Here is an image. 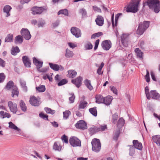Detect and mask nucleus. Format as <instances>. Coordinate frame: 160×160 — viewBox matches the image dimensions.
Wrapping results in <instances>:
<instances>
[{
	"label": "nucleus",
	"instance_id": "nucleus-1",
	"mask_svg": "<svg viewBox=\"0 0 160 160\" xmlns=\"http://www.w3.org/2000/svg\"><path fill=\"white\" fill-rule=\"evenodd\" d=\"M148 6L150 9H153L156 13L160 11V1L159 0H145L143 6Z\"/></svg>",
	"mask_w": 160,
	"mask_h": 160
},
{
	"label": "nucleus",
	"instance_id": "nucleus-2",
	"mask_svg": "<svg viewBox=\"0 0 160 160\" xmlns=\"http://www.w3.org/2000/svg\"><path fill=\"white\" fill-rule=\"evenodd\" d=\"M140 2V0H138L136 2L133 1V0L129 2L127 6L125 7L127 12L135 13L138 10V4Z\"/></svg>",
	"mask_w": 160,
	"mask_h": 160
},
{
	"label": "nucleus",
	"instance_id": "nucleus-3",
	"mask_svg": "<svg viewBox=\"0 0 160 160\" xmlns=\"http://www.w3.org/2000/svg\"><path fill=\"white\" fill-rule=\"evenodd\" d=\"M150 23L149 21H144L143 22H140L137 30V34L139 35H142L149 27Z\"/></svg>",
	"mask_w": 160,
	"mask_h": 160
},
{
	"label": "nucleus",
	"instance_id": "nucleus-4",
	"mask_svg": "<svg viewBox=\"0 0 160 160\" xmlns=\"http://www.w3.org/2000/svg\"><path fill=\"white\" fill-rule=\"evenodd\" d=\"M92 150L96 152H98L101 149V144L100 140L98 139L94 138L91 142Z\"/></svg>",
	"mask_w": 160,
	"mask_h": 160
},
{
	"label": "nucleus",
	"instance_id": "nucleus-5",
	"mask_svg": "<svg viewBox=\"0 0 160 160\" xmlns=\"http://www.w3.org/2000/svg\"><path fill=\"white\" fill-rule=\"evenodd\" d=\"M33 64L36 66L37 68L38 71L41 72H45L48 69L47 68H42L41 70L40 68L42 66L43 62L42 61H38L35 57L33 58Z\"/></svg>",
	"mask_w": 160,
	"mask_h": 160
},
{
	"label": "nucleus",
	"instance_id": "nucleus-6",
	"mask_svg": "<svg viewBox=\"0 0 160 160\" xmlns=\"http://www.w3.org/2000/svg\"><path fill=\"white\" fill-rule=\"evenodd\" d=\"M46 9L45 7H38L34 6L31 9L32 13L33 15L40 14L44 11H46Z\"/></svg>",
	"mask_w": 160,
	"mask_h": 160
},
{
	"label": "nucleus",
	"instance_id": "nucleus-7",
	"mask_svg": "<svg viewBox=\"0 0 160 160\" xmlns=\"http://www.w3.org/2000/svg\"><path fill=\"white\" fill-rule=\"evenodd\" d=\"M70 145L73 147L81 146V141L75 137L70 138L69 140Z\"/></svg>",
	"mask_w": 160,
	"mask_h": 160
},
{
	"label": "nucleus",
	"instance_id": "nucleus-8",
	"mask_svg": "<svg viewBox=\"0 0 160 160\" xmlns=\"http://www.w3.org/2000/svg\"><path fill=\"white\" fill-rule=\"evenodd\" d=\"M20 33L23 37L26 40H29L31 37V35L28 29L27 28H22L20 31Z\"/></svg>",
	"mask_w": 160,
	"mask_h": 160
},
{
	"label": "nucleus",
	"instance_id": "nucleus-9",
	"mask_svg": "<svg viewBox=\"0 0 160 160\" xmlns=\"http://www.w3.org/2000/svg\"><path fill=\"white\" fill-rule=\"evenodd\" d=\"M75 126L77 128L82 130H85L88 128L87 124L83 120H80L75 124Z\"/></svg>",
	"mask_w": 160,
	"mask_h": 160
},
{
	"label": "nucleus",
	"instance_id": "nucleus-10",
	"mask_svg": "<svg viewBox=\"0 0 160 160\" xmlns=\"http://www.w3.org/2000/svg\"><path fill=\"white\" fill-rule=\"evenodd\" d=\"M101 46L103 49L108 51L111 48L112 43L109 40H105L102 42Z\"/></svg>",
	"mask_w": 160,
	"mask_h": 160
},
{
	"label": "nucleus",
	"instance_id": "nucleus-11",
	"mask_svg": "<svg viewBox=\"0 0 160 160\" xmlns=\"http://www.w3.org/2000/svg\"><path fill=\"white\" fill-rule=\"evenodd\" d=\"M71 33L77 38L81 37V33L80 29L75 27H72L71 29Z\"/></svg>",
	"mask_w": 160,
	"mask_h": 160
},
{
	"label": "nucleus",
	"instance_id": "nucleus-12",
	"mask_svg": "<svg viewBox=\"0 0 160 160\" xmlns=\"http://www.w3.org/2000/svg\"><path fill=\"white\" fill-rule=\"evenodd\" d=\"M8 105L10 111L13 113H16L18 111L17 105L16 103H13L11 101L8 102Z\"/></svg>",
	"mask_w": 160,
	"mask_h": 160
},
{
	"label": "nucleus",
	"instance_id": "nucleus-13",
	"mask_svg": "<svg viewBox=\"0 0 160 160\" xmlns=\"http://www.w3.org/2000/svg\"><path fill=\"white\" fill-rule=\"evenodd\" d=\"M82 78L81 76H79L74 79H72L71 82L76 85L78 88H79L82 84Z\"/></svg>",
	"mask_w": 160,
	"mask_h": 160
},
{
	"label": "nucleus",
	"instance_id": "nucleus-14",
	"mask_svg": "<svg viewBox=\"0 0 160 160\" xmlns=\"http://www.w3.org/2000/svg\"><path fill=\"white\" fill-rule=\"evenodd\" d=\"M121 42L123 46L127 47L128 46V36L127 34H124L121 36Z\"/></svg>",
	"mask_w": 160,
	"mask_h": 160
},
{
	"label": "nucleus",
	"instance_id": "nucleus-15",
	"mask_svg": "<svg viewBox=\"0 0 160 160\" xmlns=\"http://www.w3.org/2000/svg\"><path fill=\"white\" fill-rule=\"evenodd\" d=\"M22 61L25 67L28 68L31 67V61L28 56H23L22 57Z\"/></svg>",
	"mask_w": 160,
	"mask_h": 160
},
{
	"label": "nucleus",
	"instance_id": "nucleus-16",
	"mask_svg": "<svg viewBox=\"0 0 160 160\" xmlns=\"http://www.w3.org/2000/svg\"><path fill=\"white\" fill-rule=\"evenodd\" d=\"M29 102L31 104L34 106H39L40 105L39 101L34 96L30 98Z\"/></svg>",
	"mask_w": 160,
	"mask_h": 160
},
{
	"label": "nucleus",
	"instance_id": "nucleus-17",
	"mask_svg": "<svg viewBox=\"0 0 160 160\" xmlns=\"http://www.w3.org/2000/svg\"><path fill=\"white\" fill-rule=\"evenodd\" d=\"M95 22L97 25L99 26H102L104 24L103 18L101 16L98 15L95 19Z\"/></svg>",
	"mask_w": 160,
	"mask_h": 160
},
{
	"label": "nucleus",
	"instance_id": "nucleus-18",
	"mask_svg": "<svg viewBox=\"0 0 160 160\" xmlns=\"http://www.w3.org/2000/svg\"><path fill=\"white\" fill-rule=\"evenodd\" d=\"M150 94L152 99L160 101V95L156 90L151 91Z\"/></svg>",
	"mask_w": 160,
	"mask_h": 160
},
{
	"label": "nucleus",
	"instance_id": "nucleus-19",
	"mask_svg": "<svg viewBox=\"0 0 160 160\" xmlns=\"http://www.w3.org/2000/svg\"><path fill=\"white\" fill-rule=\"evenodd\" d=\"M132 143L134 148L140 150H142V144L141 142H139L138 140H133Z\"/></svg>",
	"mask_w": 160,
	"mask_h": 160
},
{
	"label": "nucleus",
	"instance_id": "nucleus-20",
	"mask_svg": "<svg viewBox=\"0 0 160 160\" xmlns=\"http://www.w3.org/2000/svg\"><path fill=\"white\" fill-rule=\"evenodd\" d=\"M112 97L111 96H108L104 98L103 100L104 101L102 103L108 105H109L111 103L112 100Z\"/></svg>",
	"mask_w": 160,
	"mask_h": 160
},
{
	"label": "nucleus",
	"instance_id": "nucleus-21",
	"mask_svg": "<svg viewBox=\"0 0 160 160\" xmlns=\"http://www.w3.org/2000/svg\"><path fill=\"white\" fill-rule=\"evenodd\" d=\"M19 94L18 89L16 85L13 87L12 89V96L14 97L15 96L18 97Z\"/></svg>",
	"mask_w": 160,
	"mask_h": 160
},
{
	"label": "nucleus",
	"instance_id": "nucleus-22",
	"mask_svg": "<svg viewBox=\"0 0 160 160\" xmlns=\"http://www.w3.org/2000/svg\"><path fill=\"white\" fill-rule=\"evenodd\" d=\"M104 98L100 95H97L95 97L96 102L97 103H102L104 101L103 100Z\"/></svg>",
	"mask_w": 160,
	"mask_h": 160
},
{
	"label": "nucleus",
	"instance_id": "nucleus-23",
	"mask_svg": "<svg viewBox=\"0 0 160 160\" xmlns=\"http://www.w3.org/2000/svg\"><path fill=\"white\" fill-rule=\"evenodd\" d=\"M152 139L153 142L156 143L157 145L160 146V136L157 135L153 136Z\"/></svg>",
	"mask_w": 160,
	"mask_h": 160
},
{
	"label": "nucleus",
	"instance_id": "nucleus-24",
	"mask_svg": "<svg viewBox=\"0 0 160 160\" xmlns=\"http://www.w3.org/2000/svg\"><path fill=\"white\" fill-rule=\"evenodd\" d=\"M19 82L20 85L22 88L23 90L25 92H27L28 91V88L26 86V82L24 80H22L21 79L19 80Z\"/></svg>",
	"mask_w": 160,
	"mask_h": 160
},
{
	"label": "nucleus",
	"instance_id": "nucleus-25",
	"mask_svg": "<svg viewBox=\"0 0 160 160\" xmlns=\"http://www.w3.org/2000/svg\"><path fill=\"white\" fill-rule=\"evenodd\" d=\"M11 9L12 7L8 5H6L4 7L3 12L7 13V17H8L10 15L9 12Z\"/></svg>",
	"mask_w": 160,
	"mask_h": 160
},
{
	"label": "nucleus",
	"instance_id": "nucleus-26",
	"mask_svg": "<svg viewBox=\"0 0 160 160\" xmlns=\"http://www.w3.org/2000/svg\"><path fill=\"white\" fill-rule=\"evenodd\" d=\"M20 50L18 46L16 47H12L11 50V53L12 55L15 56L16 55L17 53L20 52Z\"/></svg>",
	"mask_w": 160,
	"mask_h": 160
},
{
	"label": "nucleus",
	"instance_id": "nucleus-27",
	"mask_svg": "<svg viewBox=\"0 0 160 160\" xmlns=\"http://www.w3.org/2000/svg\"><path fill=\"white\" fill-rule=\"evenodd\" d=\"M14 84V83L12 81H10L7 83L5 87V88L8 90H9L11 88H13V87L15 86L16 85Z\"/></svg>",
	"mask_w": 160,
	"mask_h": 160
},
{
	"label": "nucleus",
	"instance_id": "nucleus-28",
	"mask_svg": "<svg viewBox=\"0 0 160 160\" xmlns=\"http://www.w3.org/2000/svg\"><path fill=\"white\" fill-rule=\"evenodd\" d=\"M84 83L85 86L89 90L91 91L93 89V87L91 84L90 80L86 79L84 80Z\"/></svg>",
	"mask_w": 160,
	"mask_h": 160
},
{
	"label": "nucleus",
	"instance_id": "nucleus-29",
	"mask_svg": "<svg viewBox=\"0 0 160 160\" xmlns=\"http://www.w3.org/2000/svg\"><path fill=\"white\" fill-rule=\"evenodd\" d=\"M68 77L70 78H74L77 75V72L74 70H70L68 71Z\"/></svg>",
	"mask_w": 160,
	"mask_h": 160
},
{
	"label": "nucleus",
	"instance_id": "nucleus-30",
	"mask_svg": "<svg viewBox=\"0 0 160 160\" xmlns=\"http://www.w3.org/2000/svg\"><path fill=\"white\" fill-rule=\"evenodd\" d=\"M96 132H98L99 131H102L105 130L107 128V126L106 125L104 126L101 125L100 127H94Z\"/></svg>",
	"mask_w": 160,
	"mask_h": 160
},
{
	"label": "nucleus",
	"instance_id": "nucleus-31",
	"mask_svg": "<svg viewBox=\"0 0 160 160\" xmlns=\"http://www.w3.org/2000/svg\"><path fill=\"white\" fill-rule=\"evenodd\" d=\"M19 106L23 112L27 111V108L24 102L22 100L20 101L19 102Z\"/></svg>",
	"mask_w": 160,
	"mask_h": 160
},
{
	"label": "nucleus",
	"instance_id": "nucleus-32",
	"mask_svg": "<svg viewBox=\"0 0 160 160\" xmlns=\"http://www.w3.org/2000/svg\"><path fill=\"white\" fill-rule=\"evenodd\" d=\"M79 14L82 16V18L87 17V12L85 9L84 8H82L80 9L79 11Z\"/></svg>",
	"mask_w": 160,
	"mask_h": 160
},
{
	"label": "nucleus",
	"instance_id": "nucleus-33",
	"mask_svg": "<svg viewBox=\"0 0 160 160\" xmlns=\"http://www.w3.org/2000/svg\"><path fill=\"white\" fill-rule=\"evenodd\" d=\"M124 119L122 118H120L117 122V127L119 128L122 127L124 126Z\"/></svg>",
	"mask_w": 160,
	"mask_h": 160
},
{
	"label": "nucleus",
	"instance_id": "nucleus-34",
	"mask_svg": "<svg viewBox=\"0 0 160 160\" xmlns=\"http://www.w3.org/2000/svg\"><path fill=\"white\" fill-rule=\"evenodd\" d=\"M89 112L93 116L96 117L97 115V107H94L93 108H90L89 109Z\"/></svg>",
	"mask_w": 160,
	"mask_h": 160
},
{
	"label": "nucleus",
	"instance_id": "nucleus-35",
	"mask_svg": "<svg viewBox=\"0 0 160 160\" xmlns=\"http://www.w3.org/2000/svg\"><path fill=\"white\" fill-rule=\"evenodd\" d=\"M135 52L136 53L137 57L141 59H143L142 54L143 53L141 51L139 48H137L135 49Z\"/></svg>",
	"mask_w": 160,
	"mask_h": 160
},
{
	"label": "nucleus",
	"instance_id": "nucleus-36",
	"mask_svg": "<svg viewBox=\"0 0 160 160\" xmlns=\"http://www.w3.org/2000/svg\"><path fill=\"white\" fill-rule=\"evenodd\" d=\"M49 65L50 68L55 71H57L59 70L58 65L53 64L51 62L49 63Z\"/></svg>",
	"mask_w": 160,
	"mask_h": 160
},
{
	"label": "nucleus",
	"instance_id": "nucleus-37",
	"mask_svg": "<svg viewBox=\"0 0 160 160\" xmlns=\"http://www.w3.org/2000/svg\"><path fill=\"white\" fill-rule=\"evenodd\" d=\"M9 128L16 130L18 131H19L20 130V129L18 128L16 126L13 124L12 122H10L8 123Z\"/></svg>",
	"mask_w": 160,
	"mask_h": 160
},
{
	"label": "nucleus",
	"instance_id": "nucleus-38",
	"mask_svg": "<svg viewBox=\"0 0 160 160\" xmlns=\"http://www.w3.org/2000/svg\"><path fill=\"white\" fill-rule=\"evenodd\" d=\"M13 35L11 34H8L5 38V42H11L13 41Z\"/></svg>",
	"mask_w": 160,
	"mask_h": 160
},
{
	"label": "nucleus",
	"instance_id": "nucleus-39",
	"mask_svg": "<svg viewBox=\"0 0 160 160\" xmlns=\"http://www.w3.org/2000/svg\"><path fill=\"white\" fill-rule=\"evenodd\" d=\"M65 56L67 58H70L73 56V53L72 52L70 51L68 49H67L66 50Z\"/></svg>",
	"mask_w": 160,
	"mask_h": 160
},
{
	"label": "nucleus",
	"instance_id": "nucleus-40",
	"mask_svg": "<svg viewBox=\"0 0 160 160\" xmlns=\"http://www.w3.org/2000/svg\"><path fill=\"white\" fill-rule=\"evenodd\" d=\"M120 134V131L119 130L116 131L113 135V140L115 141H117L119 136Z\"/></svg>",
	"mask_w": 160,
	"mask_h": 160
},
{
	"label": "nucleus",
	"instance_id": "nucleus-41",
	"mask_svg": "<svg viewBox=\"0 0 160 160\" xmlns=\"http://www.w3.org/2000/svg\"><path fill=\"white\" fill-rule=\"evenodd\" d=\"M61 14L64 15L65 16H68V10L67 9L60 10L58 12V14L59 15Z\"/></svg>",
	"mask_w": 160,
	"mask_h": 160
},
{
	"label": "nucleus",
	"instance_id": "nucleus-42",
	"mask_svg": "<svg viewBox=\"0 0 160 160\" xmlns=\"http://www.w3.org/2000/svg\"><path fill=\"white\" fill-rule=\"evenodd\" d=\"M118 118V117L117 112H116L114 114L112 115V123L115 124L116 123Z\"/></svg>",
	"mask_w": 160,
	"mask_h": 160
},
{
	"label": "nucleus",
	"instance_id": "nucleus-43",
	"mask_svg": "<svg viewBox=\"0 0 160 160\" xmlns=\"http://www.w3.org/2000/svg\"><path fill=\"white\" fill-rule=\"evenodd\" d=\"M0 116H2V118H9L10 117V114L7 112L4 113L3 111H1L0 112Z\"/></svg>",
	"mask_w": 160,
	"mask_h": 160
},
{
	"label": "nucleus",
	"instance_id": "nucleus-44",
	"mask_svg": "<svg viewBox=\"0 0 160 160\" xmlns=\"http://www.w3.org/2000/svg\"><path fill=\"white\" fill-rule=\"evenodd\" d=\"M23 38L20 35H18L16 37L15 40V42L16 43V41L18 42L19 43L21 44L23 41Z\"/></svg>",
	"mask_w": 160,
	"mask_h": 160
},
{
	"label": "nucleus",
	"instance_id": "nucleus-45",
	"mask_svg": "<svg viewBox=\"0 0 160 160\" xmlns=\"http://www.w3.org/2000/svg\"><path fill=\"white\" fill-rule=\"evenodd\" d=\"M36 89L40 92H43L46 90V88L44 85H41L38 87H36Z\"/></svg>",
	"mask_w": 160,
	"mask_h": 160
},
{
	"label": "nucleus",
	"instance_id": "nucleus-46",
	"mask_svg": "<svg viewBox=\"0 0 160 160\" xmlns=\"http://www.w3.org/2000/svg\"><path fill=\"white\" fill-rule=\"evenodd\" d=\"M145 91L147 99H148L150 100L151 98V97L150 96L149 88L148 86H146L145 88Z\"/></svg>",
	"mask_w": 160,
	"mask_h": 160
},
{
	"label": "nucleus",
	"instance_id": "nucleus-47",
	"mask_svg": "<svg viewBox=\"0 0 160 160\" xmlns=\"http://www.w3.org/2000/svg\"><path fill=\"white\" fill-rule=\"evenodd\" d=\"M44 110L46 113L48 114H51L52 115L54 114L55 112V111L54 110H52L48 107H45L44 108Z\"/></svg>",
	"mask_w": 160,
	"mask_h": 160
},
{
	"label": "nucleus",
	"instance_id": "nucleus-48",
	"mask_svg": "<svg viewBox=\"0 0 160 160\" xmlns=\"http://www.w3.org/2000/svg\"><path fill=\"white\" fill-rule=\"evenodd\" d=\"M92 47V45L90 42H88L84 45V48L86 50L91 49Z\"/></svg>",
	"mask_w": 160,
	"mask_h": 160
},
{
	"label": "nucleus",
	"instance_id": "nucleus-49",
	"mask_svg": "<svg viewBox=\"0 0 160 160\" xmlns=\"http://www.w3.org/2000/svg\"><path fill=\"white\" fill-rule=\"evenodd\" d=\"M68 82V81L65 79H63L58 82L57 84L58 86H61L65 85Z\"/></svg>",
	"mask_w": 160,
	"mask_h": 160
},
{
	"label": "nucleus",
	"instance_id": "nucleus-50",
	"mask_svg": "<svg viewBox=\"0 0 160 160\" xmlns=\"http://www.w3.org/2000/svg\"><path fill=\"white\" fill-rule=\"evenodd\" d=\"M88 103L86 101H84L80 102L79 106V109H84L87 106Z\"/></svg>",
	"mask_w": 160,
	"mask_h": 160
},
{
	"label": "nucleus",
	"instance_id": "nucleus-51",
	"mask_svg": "<svg viewBox=\"0 0 160 160\" xmlns=\"http://www.w3.org/2000/svg\"><path fill=\"white\" fill-rule=\"evenodd\" d=\"M103 35V33L102 32H99L97 33H94L92 35L91 38H95L96 37H99Z\"/></svg>",
	"mask_w": 160,
	"mask_h": 160
},
{
	"label": "nucleus",
	"instance_id": "nucleus-52",
	"mask_svg": "<svg viewBox=\"0 0 160 160\" xmlns=\"http://www.w3.org/2000/svg\"><path fill=\"white\" fill-rule=\"evenodd\" d=\"M39 117L43 119L46 120L48 121V115L47 114H45L42 112H41L39 114Z\"/></svg>",
	"mask_w": 160,
	"mask_h": 160
},
{
	"label": "nucleus",
	"instance_id": "nucleus-53",
	"mask_svg": "<svg viewBox=\"0 0 160 160\" xmlns=\"http://www.w3.org/2000/svg\"><path fill=\"white\" fill-rule=\"evenodd\" d=\"M70 113V112L68 110L63 112V118L65 119H67Z\"/></svg>",
	"mask_w": 160,
	"mask_h": 160
},
{
	"label": "nucleus",
	"instance_id": "nucleus-54",
	"mask_svg": "<svg viewBox=\"0 0 160 160\" xmlns=\"http://www.w3.org/2000/svg\"><path fill=\"white\" fill-rule=\"evenodd\" d=\"M6 78V76L3 73H0V83L3 82Z\"/></svg>",
	"mask_w": 160,
	"mask_h": 160
},
{
	"label": "nucleus",
	"instance_id": "nucleus-55",
	"mask_svg": "<svg viewBox=\"0 0 160 160\" xmlns=\"http://www.w3.org/2000/svg\"><path fill=\"white\" fill-rule=\"evenodd\" d=\"M120 15H122V13H118L115 16L114 27H116L117 25L118 19Z\"/></svg>",
	"mask_w": 160,
	"mask_h": 160
},
{
	"label": "nucleus",
	"instance_id": "nucleus-56",
	"mask_svg": "<svg viewBox=\"0 0 160 160\" xmlns=\"http://www.w3.org/2000/svg\"><path fill=\"white\" fill-rule=\"evenodd\" d=\"M146 74L145 76V78L146 82H148L150 81V78L149 77V72L147 69L146 70Z\"/></svg>",
	"mask_w": 160,
	"mask_h": 160
},
{
	"label": "nucleus",
	"instance_id": "nucleus-57",
	"mask_svg": "<svg viewBox=\"0 0 160 160\" xmlns=\"http://www.w3.org/2000/svg\"><path fill=\"white\" fill-rule=\"evenodd\" d=\"M70 95L71 96L69 98V101L70 102V103H72L74 101L75 97L73 93L70 94Z\"/></svg>",
	"mask_w": 160,
	"mask_h": 160
},
{
	"label": "nucleus",
	"instance_id": "nucleus-58",
	"mask_svg": "<svg viewBox=\"0 0 160 160\" xmlns=\"http://www.w3.org/2000/svg\"><path fill=\"white\" fill-rule=\"evenodd\" d=\"M62 141L66 143H68V137L65 135H63L62 137Z\"/></svg>",
	"mask_w": 160,
	"mask_h": 160
},
{
	"label": "nucleus",
	"instance_id": "nucleus-59",
	"mask_svg": "<svg viewBox=\"0 0 160 160\" xmlns=\"http://www.w3.org/2000/svg\"><path fill=\"white\" fill-rule=\"evenodd\" d=\"M43 78L44 80L48 79L50 82H52V78L50 77L49 75L47 74H46L45 75L43 76Z\"/></svg>",
	"mask_w": 160,
	"mask_h": 160
},
{
	"label": "nucleus",
	"instance_id": "nucleus-60",
	"mask_svg": "<svg viewBox=\"0 0 160 160\" xmlns=\"http://www.w3.org/2000/svg\"><path fill=\"white\" fill-rule=\"evenodd\" d=\"M111 91L113 92L115 94L117 95L118 91L116 88L114 86H110V87Z\"/></svg>",
	"mask_w": 160,
	"mask_h": 160
},
{
	"label": "nucleus",
	"instance_id": "nucleus-61",
	"mask_svg": "<svg viewBox=\"0 0 160 160\" xmlns=\"http://www.w3.org/2000/svg\"><path fill=\"white\" fill-rule=\"evenodd\" d=\"M99 40L98 39L96 40L95 42L94 47V49L95 51L98 48V45L99 44Z\"/></svg>",
	"mask_w": 160,
	"mask_h": 160
},
{
	"label": "nucleus",
	"instance_id": "nucleus-62",
	"mask_svg": "<svg viewBox=\"0 0 160 160\" xmlns=\"http://www.w3.org/2000/svg\"><path fill=\"white\" fill-rule=\"evenodd\" d=\"M92 8L93 10L95 11H97L98 12H101V9L99 8L97 6H93Z\"/></svg>",
	"mask_w": 160,
	"mask_h": 160
},
{
	"label": "nucleus",
	"instance_id": "nucleus-63",
	"mask_svg": "<svg viewBox=\"0 0 160 160\" xmlns=\"http://www.w3.org/2000/svg\"><path fill=\"white\" fill-rule=\"evenodd\" d=\"M5 66V62L2 59L0 58V66L4 67Z\"/></svg>",
	"mask_w": 160,
	"mask_h": 160
},
{
	"label": "nucleus",
	"instance_id": "nucleus-64",
	"mask_svg": "<svg viewBox=\"0 0 160 160\" xmlns=\"http://www.w3.org/2000/svg\"><path fill=\"white\" fill-rule=\"evenodd\" d=\"M53 148L56 150H59L60 149V148L56 142L54 144Z\"/></svg>",
	"mask_w": 160,
	"mask_h": 160
}]
</instances>
